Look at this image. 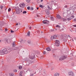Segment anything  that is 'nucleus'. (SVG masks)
<instances>
[{"instance_id": "nucleus-1", "label": "nucleus", "mask_w": 76, "mask_h": 76, "mask_svg": "<svg viewBox=\"0 0 76 76\" xmlns=\"http://www.w3.org/2000/svg\"><path fill=\"white\" fill-rule=\"evenodd\" d=\"M8 53V51H7L6 48L4 49L0 53L1 55H4V54H7Z\"/></svg>"}, {"instance_id": "nucleus-2", "label": "nucleus", "mask_w": 76, "mask_h": 76, "mask_svg": "<svg viewBox=\"0 0 76 76\" xmlns=\"http://www.w3.org/2000/svg\"><path fill=\"white\" fill-rule=\"evenodd\" d=\"M60 41L57 40H56L55 41V45L56 46H57L58 47L60 45Z\"/></svg>"}, {"instance_id": "nucleus-3", "label": "nucleus", "mask_w": 76, "mask_h": 76, "mask_svg": "<svg viewBox=\"0 0 76 76\" xmlns=\"http://www.w3.org/2000/svg\"><path fill=\"white\" fill-rule=\"evenodd\" d=\"M67 57L66 56H62L61 57L59 58V60H63L64 59H65V58H66Z\"/></svg>"}, {"instance_id": "nucleus-4", "label": "nucleus", "mask_w": 76, "mask_h": 76, "mask_svg": "<svg viewBox=\"0 0 76 76\" xmlns=\"http://www.w3.org/2000/svg\"><path fill=\"white\" fill-rule=\"evenodd\" d=\"M68 75H70V76H74V73H73V72L72 71L69 72H68Z\"/></svg>"}, {"instance_id": "nucleus-5", "label": "nucleus", "mask_w": 76, "mask_h": 76, "mask_svg": "<svg viewBox=\"0 0 76 76\" xmlns=\"http://www.w3.org/2000/svg\"><path fill=\"white\" fill-rule=\"evenodd\" d=\"M29 58L33 60L34 58H35V55L34 54H32L31 56L29 57Z\"/></svg>"}, {"instance_id": "nucleus-6", "label": "nucleus", "mask_w": 76, "mask_h": 76, "mask_svg": "<svg viewBox=\"0 0 76 76\" xmlns=\"http://www.w3.org/2000/svg\"><path fill=\"white\" fill-rule=\"evenodd\" d=\"M16 13L17 14H20V10H19V8H17L16 9Z\"/></svg>"}, {"instance_id": "nucleus-7", "label": "nucleus", "mask_w": 76, "mask_h": 76, "mask_svg": "<svg viewBox=\"0 0 76 76\" xmlns=\"http://www.w3.org/2000/svg\"><path fill=\"white\" fill-rule=\"evenodd\" d=\"M19 6L20 7H25V4H20Z\"/></svg>"}, {"instance_id": "nucleus-8", "label": "nucleus", "mask_w": 76, "mask_h": 76, "mask_svg": "<svg viewBox=\"0 0 76 76\" xmlns=\"http://www.w3.org/2000/svg\"><path fill=\"white\" fill-rule=\"evenodd\" d=\"M43 23H49V21L47 20H44L43 21Z\"/></svg>"}, {"instance_id": "nucleus-9", "label": "nucleus", "mask_w": 76, "mask_h": 76, "mask_svg": "<svg viewBox=\"0 0 76 76\" xmlns=\"http://www.w3.org/2000/svg\"><path fill=\"white\" fill-rule=\"evenodd\" d=\"M46 13H47L48 15L50 14V11L48 10H46Z\"/></svg>"}, {"instance_id": "nucleus-10", "label": "nucleus", "mask_w": 76, "mask_h": 76, "mask_svg": "<svg viewBox=\"0 0 76 76\" xmlns=\"http://www.w3.org/2000/svg\"><path fill=\"white\" fill-rule=\"evenodd\" d=\"M57 17L58 19H61V17L59 15H57L56 16Z\"/></svg>"}, {"instance_id": "nucleus-11", "label": "nucleus", "mask_w": 76, "mask_h": 76, "mask_svg": "<svg viewBox=\"0 0 76 76\" xmlns=\"http://www.w3.org/2000/svg\"><path fill=\"white\" fill-rule=\"evenodd\" d=\"M12 47H15V42H14L12 44Z\"/></svg>"}, {"instance_id": "nucleus-12", "label": "nucleus", "mask_w": 76, "mask_h": 76, "mask_svg": "<svg viewBox=\"0 0 76 76\" xmlns=\"http://www.w3.org/2000/svg\"><path fill=\"white\" fill-rule=\"evenodd\" d=\"M46 50L48 51H51V49L50 48H46Z\"/></svg>"}, {"instance_id": "nucleus-13", "label": "nucleus", "mask_w": 76, "mask_h": 76, "mask_svg": "<svg viewBox=\"0 0 76 76\" xmlns=\"http://www.w3.org/2000/svg\"><path fill=\"white\" fill-rule=\"evenodd\" d=\"M72 18H71V17H70V18H67V20H72Z\"/></svg>"}, {"instance_id": "nucleus-14", "label": "nucleus", "mask_w": 76, "mask_h": 76, "mask_svg": "<svg viewBox=\"0 0 76 76\" xmlns=\"http://www.w3.org/2000/svg\"><path fill=\"white\" fill-rule=\"evenodd\" d=\"M11 41V40H10V39H8L7 41V42H8V43H10Z\"/></svg>"}, {"instance_id": "nucleus-15", "label": "nucleus", "mask_w": 76, "mask_h": 76, "mask_svg": "<svg viewBox=\"0 0 76 76\" xmlns=\"http://www.w3.org/2000/svg\"><path fill=\"white\" fill-rule=\"evenodd\" d=\"M27 36L29 37L30 36V31H28L27 34Z\"/></svg>"}, {"instance_id": "nucleus-16", "label": "nucleus", "mask_w": 76, "mask_h": 76, "mask_svg": "<svg viewBox=\"0 0 76 76\" xmlns=\"http://www.w3.org/2000/svg\"><path fill=\"white\" fill-rule=\"evenodd\" d=\"M39 7H41V8H42V9H43V8H44V6H43V5H39Z\"/></svg>"}, {"instance_id": "nucleus-17", "label": "nucleus", "mask_w": 76, "mask_h": 76, "mask_svg": "<svg viewBox=\"0 0 76 76\" xmlns=\"http://www.w3.org/2000/svg\"><path fill=\"white\" fill-rule=\"evenodd\" d=\"M50 19L52 20H54V19L53 18V16H51L50 17Z\"/></svg>"}, {"instance_id": "nucleus-18", "label": "nucleus", "mask_w": 76, "mask_h": 76, "mask_svg": "<svg viewBox=\"0 0 76 76\" xmlns=\"http://www.w3.org/2000/svg\"><path fill=\"white\" fill-rule=\"evenodd\" d=\"M53 37L54 39H56L57 38V37L56 35H54Z\"/></svg>"}, {"instance_id": "nucleus-19", "label": "nucleus", "mask_w": 76, "mask_h": 76, "mask_svg": "<svg viewBox=\"0 0 76 76\" xmlns=\"http://www.w3.org/2000/svg\"><path fill=\"white\" fill-rule=\"evenodd\" d=\"M59 76V74H58V73H56L54 75V76Z\"/></svg>"}, {"instance_id": "nucleus-20", "label": "nucleus", "mask_w": 76, "mask_h": 76, "mask_svg": "<svg viewBox=\"0 0 76 76\" xmlns=\"http://www.w3.org/2000/svg\"><path fill=\"white\" fill-rule=\"evenodd\" d=\"M56 28H59L60 29V26H59L58 25H56Z\"/></svg>"}, {"instance_id": "nucleus-21", "label": "nucleus", "mask_w": 76, "mask_h": 76, "mask_svg": "<svg viewBox=\"0 0 76 76\" xmlns=\"http://www.w3.org/2000/svg\"><path fill=\"white\" fill-rule=\"evenodd\" d=\"M10 76H14V74L12 73L9 74Z\"/></svg>"}, {"instance_id": "nucleus-22", "label": "nucleus", "mask_w": 76, "mask_h": 76, "mask_svg": "<svg viewBox=\"0 0 76 76\" xmlns=\"http://www.w3.org/2000/svg\"><path fill=\"white\" fill-rule=\"evenodd\" d=\"M0 8H1V9H3V6L1 5L0 6Z\"/></svg>"}, {"instance_id": "nucleus-23", "label": "nucleus", "mask_w": 76, "mask_h": 76, "mask_svg": "<svg viewBox=\"0 0 76 76\" xmlns=\"http://www.w3.org/2000/svg\"><path fill=\"white\" fill-rule=\"evenodd\" d=\"M9 39L8 38H5L4 40L5 41H7H7H8V39Z\"/></svg>"}, {"instance_id": "nucleus-24", "label": "nucleus", "mask_w": 76, "mask_h": 76, "mask_svg": "<svg viewBox=\"0 0 76 76\" xmlns=\"http://www.w3.org/2000/svg\"><path fill=\"white\" fill-rule=\"evenodd\" d=\"M26 11H24L23 12V14H26Z\"/></svg>"}, {"instance_id": "nucleus-25", "label": "nucleus", "mask_w": 76, "mask_h": 76, "mask_svg": "<svg viewBox=\"0 0 76 76\" xmlns=\"http://www.w3.org/2000/svg\"><path fill=\"white\" fill-rule=\"evenodd\" d=\"M62 20L64 22H66V19L64 18H62Z\"/></svg>"}, {"instance_id": "nucleus-26", "label": "nucleus", "mask_w": 76, "mask_h": 76, "mask_svg": "<svg viewBox=\"0 0 76 76\" xmlns=\"http://www.w3.org/2000/svg\"><path fill=\"white\" fill-rule=\"evenodd\" d=\"M50 39H51L53 40V39H54V37H51L50 38Z\"/></svg>"}, {"instance_id": "nucleus-27", "label": "nucleus", "mask_w": 76, "mask_h": 76, "mask_svg": "<svg viewBox=\"0 0 76 76\" xmlns=\"http://www.w3.org/2000/svg\"><path fill=\"white\" fill-rule=\"evenodd\" d=\"M22 68V66H19V69H21Z\"/></svg>"}, {"instance_id": "nucleus-28", "label": "nucleus", "mask_w": 76, "mask_h": 76, "mask_svg": "<svg viewBox=\"0 0 76 76\" xmlns=\"http://www.w3.org/2000/svg\"><path fill=\"white\" fill-rule=\"evenodd\" d=\"M19 75L20 76H22V72H20V73L19 74Z\"/></svg>"}, {"instance_id": "nucleus-29", "label": "nucleus", "mask_w": 76, "mask_h": 76, "mask_svg": "<svg viewBox=\"0 0 76 76\" xmlns=\"http://www.w3.org/2000/svg\"><path fill=\"white\" fill-rule=\"evenodd\" d=\"M27 3H29L30 2V0H26Z\"/></svg>"}, {"instance_id": "nucleus-30", "label": "nucleus", "mask_w": 76, "mask_h": 76, "mask_svg": "<svg viewBox=\"0 0 76 76\" xmlns=\"http://www.w3.org/2000/svg\"><path fill=\"white\" fill-rule=\"evenodd\" d=\"M10 10H11V8H9L8 10V12H10Z\"/></svg>"}, {"instance_id": "nucleus-31", "label": "nucleus", "mask_w": 76, "mask_h": 76, "mask_svg": "<svg viewBox=\"0 0 76 76\" xmlns=\"http://www.w3.org/2000/svg\"><path fill=\"white\" fill-rule=\"evenodd\" d=\"M14 72H18V70L16 69H15L14 70Z\"/></svg>"}, {"instance_id": "nucleus-32", "label": "nucleus", "mask_w": 76, "mask_h": 76, "mask_svg": "<svg viewBox=\"0 0 76 76\" xmlns=\"http://www.w3.org/2000/svg\"><path fill=\"white\" fill-rule=\"evenodd\" d=\"M27 8L28 10H29L30 9V7H28Z\"/></svg>"}, {"instance_id": "nucleus-33", "label": "nucleus", "mask_w": 76, "mask_h": 76, "mask_svg": "<svg viewBox=\"0 0 76 76\" xmlns=\"http://www.w3.org/2000/svg\"><path fill=\"white\" fill-rule=\"evenodd\" d=\"M48 9H49V10H51V8L50 7H49V6H48Z\"/></svg>"}, {"instance_id": "nucleus-34", "label": "nucleus", "mask_w": 76, "mask_h": 76, "mask_svg": "<svg viewBox=\"0 0 76 76\" xmlns=\"http://www.w3.org/2000/svg\"><path fill=\"white\" fill-rule=\"evenodd\" d=\"M39 15H36V18H38V17H39Z\"/></svg>"}, {"instance_id": "nucleus-35", "label": "nucleus", "mask_w": 76, "mask_h": 76, "mask_svg": "<svg viewBox=\"0 0 76 76\" xmlns=\"http://www.w3.org/2000/svg\"><path fill=\"white\" fill-rule=\"evenodd\" d=\"M34 73L31 74L30 76H34Z\"/></svg>"}, {"instance_id": "nucleus-36", "label": "nucleus", "mask_w": 76, "mask_h": 76, "mask_svg": "<svg viewBox=\"0 0 76 76\" xmlns=\"http://www.w3.org/2000/svg\"><path fill=\"white\" fill-rule=\"evenodd\" d=\"M64 7L65 8H67V5H66L64 6Z\"/></svg>"}, {"instance_id": "nucleus-37", "label": "nucleus", "mask_w": 76, "mask_h": 76, "mask_svg": "<svg viewBox=\"0 0 76 76\" xmlns=\"http://www.w3.org/2000/svg\"><path fill=\"white\" fill-rule=\"evenodd\" d=\"M30 9L31 10H34V8H31Z\"/></svg>"}, {"instance_id": "nucleus-38", "label": "nucleus", "mask_w": 76, "mask_h": 76, "mask_svg": "<svg viewBox=\"0 0 76 76\" xmlns=\"http://www.w3.org/2000/svg\"><path fill=\"white\" fill-rule=\"evenodd\" d=\"M74 16H72L71 17H70L71 18H72V19H73V18H74Z\"/></svg>"}, {"instance_id": "nucleus-39", "label": "nucleus", "mask_w": 76, "mask_h": 76, "mask_svg": "<svg viewBox=\"0 0 76 76\" xmlns=\"http://www.w3.org/2000/svg\"><path fill=\"white\" fill-rule=\"evenodd\" d=\"M73 21H74L75 22H76V18L74 19V20H73Z\"/></svg>"}, {"instance_id": "nucleus-40", "label": "nucleus", "mask_w": 76, "mask_h": 76, "mask_svg": "<svg viewBox=\"0 0 76 76\" xmlns=\"http://www.w3.org/2000/svg\"><path fill=\"white\" fill-rule=\"evenodd\" d=\"M46 53V52H45V51H44L43 52V53L44 54H45V53Z\"/></svg>"}, {"instance_id": "nucleus-41", "label": "nucleus", "mask_w": 76, "mask_h": 76, "mask_svg": "<svg viewBox=\"0 0 76 76\" xmlns=\"http://www.w3.org/2000/svg\"><path fill=\"white\" fill-rule=\"evenodd\" d=\"M11 33H13V32H14V31H12V30H11Z\"/></svg>"}, {"instance_id": "nucleus-42", "label": "nucleus", "mask_w": 76, "mask_h": 76, "mask_svg": "<svg viewBox=\"0 0 76 76\" xmlns=\"http://www.w3.org/2000/svg\"><path fill=\"white\" fill-rule=\"evenodd\" d=\"M42 58H43V56H41L40 57L41 59H42Z\"/></svg>"}, {"instance_id": "nucleus-43", "label": "nucleus", "mask_w": 76, "mask_h": 76, "mask_svg": "<svg viewBox=\"0 0 76 76\" xmlns=\"http://www.w3.org/2000/svg\"><path fill=\"white\" fill-rule=\"evenodd\" d=\"M73 26L74 27H76V25H73Z\"/></svg>"}, {"instance_id": "nucleus-44", "label": "nucleus", "mask_w": 76, "mask_h": 76, "mask_svg": "<svg viewBox=\"0 0 76 76\" xmlns=\"http://www.w3.org/2000/svg\"><path fill=\"white\" fill-rule=\"evenodd\" d=\"M5 31H7V28H5Z\"/></svg>"}, {"instance_id": "nucleus-45", "label": "nucleus", "mask_w": 76, "mask_h": 76, "mask_svg": "<svg viewBox=\"0 0 76 76\" xmlns=\"http://www.w3.org/2000/svg\"><path fill=\"white\" fill-rule=\"evenodd\" d=\"M40 1L41 2H42V1H43V0H41Z\"/></svg>"}, {"instance_id": "nucleus-46", "label": "nucleus", "mask_w": 76, "mask_h": 76, "mask_svg": "<svg viewBox=\"0 0 76 76\" xmlns=\"http://www.w3.org/2000/svg\"><path fill=\"white\" fill-rule=\"evenodd\" d=\"M39 9V7H37V10H38Z\"/></svg>"}, {"instance_id": "nucleus-47", "label": "nucleus", "mask_w": 76, "mask_h": 76, "mask_svg": "<svg viewBox=\"0 0 76 76\" xmlns=\"http://www.w3.org/2000/svg\"><path fill=\"white\" fill-rule=\"evenodd\" d=\"M38 33H39V31H37Z\"/></svg>"}, {"instance_id": "nucleus-48", "label": "nucleus", "mask_w": 76, "mask_h": 76, "mask_svg": "<svg viewBox=\"0 0 76 76\" xmlns=\"http://www.w3.org/2000/svg\"><path fill=\"white\" fill-rule=\"evenodd\" d=\"M31 27H29V28H30V29H31Z\"/></svg>"}, {"instance_id": "nucleus-49", "label": "nucleus", "mask_w": 76, "mask_h": 76, "mask_svg": "<svg viewBox=\"0 0 76 76\" xmlns=\"http://www.w3.org/2000/svg\"><path fill=\"white\" fill-rule=\"evenodd\" d=\"M18 25V23H17L16 24V25Z\"/></svg>"}, {"instance_id": "nucleus-50", "label": "nucleus", "mask_w": 76, "mask_h": 76, "mask_svg": "<svg viewBox=\"0 0 76 76\" xmlns=\"http://www.w3.org/2000/svg\"><path fill=\"white\" fill-rule=\"evenodd\" d=\"M68 37H69V38H70V36H68Z\"/></svg>"}, {"instance_id": "nucleus-51", "label": "nucleus", "mask_w": 76, "mask_h": 76, "mask_svg": "<svg viewBox=\"0 0 76 76\" xmlns=\"http://www.w3.org/2000/svg\"><path fill=\"white\" fill-rule=\"evenodd\" d=\"M1 42V40L0 39V42Z\"/></svg>"}, {"instance_id": "nucleus-52", "label": "nucleus", "mask_w": 76, "mask_h": 76, "mask_svg": "<svg viewBox=\"0 0 76 76\" xmlns=\"http://www.w3.org/2000/svg\"><path fill=\"white\" fill-rule=\"evenodd\" d=\"M20 12H22V10H21Z\"/></svg>"}, {"instance_id": "nucleus-53", "label": "nucleus", "mask_w": 76, "mask_h": 76, "mask_svg": "<svg viewBox=\"0 0 76 76\" xmlns=\"http://www.w3.org/2000/svg\"><path fill=\"white\" fill-rule=\"evenodd\" d=\"M34 74H36V72L34 73Z\"/></svg>"}, {"instance_id": "nucleus-54", "label": "nucleus", "mask_w": 76, "mask_h": 76, "mask_svg": "<svg viewBox=\"0 0 76 76\" xmlns=\"http://www.w3.org/2000/svg\"><path fill=\"white\" fill-rule=\"evenodd\" d=\"M72 40L73 41V40Z\"/></svg>"}, {"instance_id": "nucleus-55", "label": "nucleus", "mask_w": 76, "mask_h": 76, "mask_svg": "<svg viewBox=\"0 0 76 76\" xmlns=\"http://www.w3.org/2000/svg\"><path fill=\"white\" fill-rule=\"evenodd\" d=\"M28 43H29V42H28Z\"/></svg>"}]
</instances>
